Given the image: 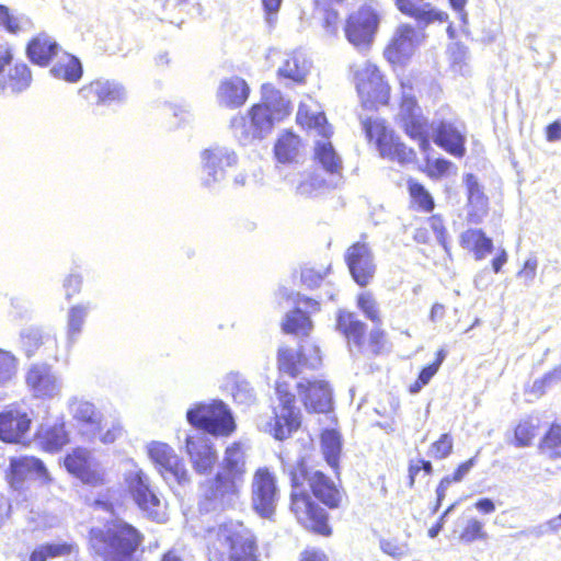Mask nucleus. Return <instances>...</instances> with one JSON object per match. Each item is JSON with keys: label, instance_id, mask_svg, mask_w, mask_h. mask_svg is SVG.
I'll return each mask as SVG.
<instances>
[{"label": "nucleus", "instance_id": "f257e3e1", "mask_svg": "<svg viewBox=\"0 0 561 561\" xmlns=\"http://www.w3.org/2000/svg\"><path fill=\"white\" fill-rule=\"evenodd\" d=\"M288 477V508L296 523L310 534L331 537L333 525L328 511L341 510L347 501L342 483L321 470H311L304 458L295 462Z\"/></svg>", "mask_w": 561, "mask_h": 561}, {"label": "nucleus", "instance_id": "f03ea898", "mask_svg": "<svg viewBox=\"0 0 561 561\" xmlns=\"http://www.w3.org/2000/svg\"><path fill=\"white\" fill-rule=\"evenodd\" d=\"M208 561H261L259 539L242 522H226L206 534Z\"/></svg>", "mask_w": 561, "mask_h": 561}, {"label": "nucleus", "instance_id": "7ed1b4c3", "mask_svg": "<svg viewBox=\"0 0 561 561\" xmlns=\"http://www.w3.org/2000/svg\"><path fill=\"white\" fill-rule=\"evenodd\" d=\"M247 473L245 450L241 442L228 445L216 474L206 482L204 501L225 510L239 497Z\"/></svg>", "mask_w": 561, "mask_h": 561}, {"label": "nucleus", "instance_id": "20e7f679", "mask_svg": "<svg viewBox=\"0 0 561 561\" xmlns=\"http://www.w3.org/2000/svg\"><path fill=\"white\" fill-rule=\"evenodd\" d=\"M144 539L140 530L124 520H112L104 529L92 528L89 531L90 545L100 550L104 561H140L133 554Z\"/></svg>", "mask_w": 561, "mask_h": 561}, {"label": "nucleus", "instance_id": "39448f33", "mask_svg": "<svg viewBox=\"0 0 561 561\" xmlns=\"http://www.w3.org/2000/svg\"><path fill=\"white\" fill-rule=\"evenodd\" d=\"M290 102L272 84L262 85L261 102L250 107L248 116L234 121L236 127L242 129L245 137L262 138L272 130L274 123L283 121L290 114Z\"/></svg>", "mask_w": 561, "mask_h": 561}, {"label": "nucleus", "instance_id": "423d86ee", "mask_svg": "<svg viewBox=\"0 0 561 561\" xmlns=\"http://www.w3.org/2000/svg\"><path fill=\"white\" fill-rule=\"evenodd\" d=\"M367 142L381 159L400 165L413 163L416 151L383 118L366 117L360 122Z\"/></svg>", "mask_w": 561, "mask_h": 561}, {"label": "nucleus", "instance_id": "0eeeda50", "mask_svg": "<svg viewBox=\"0 0 561 561\" xmlns=\"http://www.w3.org/2000/svg\"><path fill=\"white\" fill-rule=\"evenodd\" d=\"M278 407L274 408L268 422V432L277 440H285L297 432L302 424V414L296 405V394L289 382L278 379L275 382Z\"/></svg>", "mask_w": 561, "mask_h": 561}, {"label": "nucleus", "instance_id": "6e6552de", "mask_svg": "<svg viewBox=\"0 0 561 561\" xmlns=\"http://www.w3.org/2000/svg\"><path fill=\"white\" fill-rule=\"evenodd\" d=\"M354 84L360 104L366 110L387 106L391 100V85L380 68L369 60L353 72Z\"/></svg>", "mask_w": 561, "mask_h": 561}, {"label": "nucleus", "instance_id": "1a4fd4ad", "mask_svg": "<svg viewBox=\"0 0 561 561\" xmlns=\"http://www.w3.org/2000/svg\"><path fill=\"white\" fill-rule=\"evenodd\" d=\"M186 420L194 428L216 437H228L237 428L231 411L220 400L195 403L186 411Z\"/></svg>", "mask_w": 561, "mask_h": 561}, {"label": "nucleus", "instance_id": "9d476101", "mask_svg": "<svg viewBox=\"0 0 561 561\" xmlns=\"http://www.w3.org/2000/svg\"><path fill=\"white\" fill-rule=\"evenodd\" d=\"M398 124L415 141L422 152L431 149V123L414 95L403 94L399 104Z\"/></svg>", "mask_w": 561, "mask_h": 561}, {"label": "nucleus", "instance_id": "9b49d317", "mask_svg": "<svg viewBox=\"0 0 561 561\" xmlns=\"http://www.w3.org/2000/svg\"><path fill=\"white\" fill-rule=\"evenodd\" d=\"M416 23H402L398 25L389 43L383 48V57L391 65H403L411 58L415 48L424 42L426 34L424 28Z\"/></svg>", "mask_w": 561, "mask_h": 561}, {"label": "nucleus", "instance_id": "f8f14e48", "mask_svg": "<svg viewBox=\"0 0 561 561\" xmlns=\"http://www.w3.org/2000/svg\"><path fill=\"white\" fill-rule=\"evenodd\" d=\"M278 501L277 478L267 467L254 471L251 484V504L262 518H272Z\"/></svg>", "mask_w": 561, "mask_h": 561}, {"label": "nucleus", "instance_id": "ddd939ff", "mask_svg": "<svg viewBox=\"0 0 561 561\" xmlns=\"http://www.w3.org/2000/svg\"><path fill=\"white\" fill-rule=\"evenodd\" d=\"M379 20V15L373 5H360L345 20V37L355 47L366 48L370 46L378 30Z\"/></svg>", "mask_w": 561, "mask_h": 561}, {"label": "nucleus", "instance_id": "4468645a", "mask_svg": "<svg viewBox=\"0 0 561 561\" xmlns=\"http://www.w3.org/2000/svg\"><path fill=\"white\" fill-rule=\"evenodd\" d=\"M148 456L164 480L181 485L190 482L191 477L184 459L170 445L152 442L148 446Z\"/></svg>", "mask_w": 561, "mask_h": 561}, {"label": "nucleus", "instance_id": "2eb2a0df", "mask_svg": "<svg viewBox=\"0 0 561 561\" xmlns=\"http://www.w3.org/2000/svg\"><path fill=\"white\" fill-rule=\"evenodd\" d=\"M35 473L43 483L49 484L53 478L44 462L35 456H21L10 458L9 466L4 471V479L10 489L24 491L30 473Z\"/></svg>", "mask_w": 561, "mask_h": 561}, {"label": "nucleus", "instance_id": "dca6fc26", "mask_svg": "<svg viewBox=\"0 0 561 561\" xmlns=\"http://www.w3.org/2000/svg\"><path fill=\"white\" fill-rule=\"evenodd\" d=\"M66 470L82 483L100 486L105 483V472L92 459L91 453L83 447H76L64 458Z\"/></svg>", "mask_w": 561, "mask_h": 561}, {"label": "nucleus", "instance_id": "f3484780", "mask_svg": "<svg viewBox=\"0 0 561 561\" xmlns=\"http://www.w3.org/2000/svg\"><path fill=\"white\" fill-rule=\"evenodd\" d=\"M344 260L352 278L358 286L366 287L370 284L376 273V264L367 242L357 241L351 244L344 254Z\"/></svg>", "mask_w": 561, "mask_h": 561}, {"label": "nucleus", "instance_id": "a211bd4d", "mask_svg": "<svg viewBox=\"0 0 561 561\" xmlns=\"http://www.w3.org/2000/svg\"><path fill=\"white\" fill-rule=\"evenodd\" d=\"M32 417L20 405L13 404L0 412V440L22 444L28 435Z\"/></svg>", "mask_w": 561, "mask_h": 561}, {"label": "nucleus", "instance_id": "6ab92c4d", "mask_svg": "<svg viewBox=\"0 0 561 561\" xmlns=\"http://www.w3.org/2000/svg\"><path fill=\"white\" fill-rule=\"evenodd\" d=\"M301 403L308 413H328L332 409V388L323 379L300 381L296 385Z\"/></svg>", "mask_w": 561, "mask_h": 561}, {"label": "nucleus", "instance_id": "aec40b11", "mask_svg": "<svg viewBox=\"0 0 561 561\" xmlns=\"http://www.w3.org/2000/svg\"><path fill=\"white\" fill-rule=\"evenodd\" d=\"M397 10L412 19L420 27L431 24H444L449 21L447 12L437 9L426 0H393Z\"/></svg>", "mask_w": 561, "mask_h": 561}, {"label": "nucleus", "instance_id": "412c9836", "mask_svg": "<svg viewBox=\"0 0 561 561\" xmlns=\"http://www.w3.org/2000/svg\"><path fill=\"white\" fill-rule=\"evenodd\" d=\"M185 453L198 474L209 473L218 459L213 443L201 435H188L185 438Z\"/></svg>", "mask_w": 561, "mask_h": 561}, {"label": "nucleus", "instance_id": "4be33fe9", "mask_svg": "<svg viewBox=\"0 0 561 561\" xmlns=\"http://www.w3.org/2000/svg\"><path fill=\"white\" fill-rule=\"evenodd\" d=\"M78 95L88 105H102L113 102H121L125 98L124 88L110 80L95 79L83 84Z\"/></svg>", "mask_w": 561, "mask_h": 561}, {"label": "nucleus", "instance_id": "5701e85b", "mask_svg": "<svg viewBox=\"0 0 561 561\" xmlns=\"http://www.w3.org/2000/svg\"><path fill=\"white\" fill-rule=\"evenodd\" d=\"M313 354L308 358L304 348L300 347L296 353L288 347H280L277 351V369L279 374H286L296 378L300 368L304 366L317 368L321 365L322 358L318 346L312 345Z\"/></svg>", "mask_w": 561, "mask_h": 561}, {"label": "nucleus", "instance_id": "b1692460", "mask_svg": "<svg viewBox=\"0 0 561 561\" xmlns=\"http://www.w3.org/2000/svg\"><path fill=\"white\" fill-rule=\"evenodd\" d=\"M128 491L130 496L141 511L150 516L158 515L160 499L150 486V481L142 472H135L128 480Z\"/></svg>", "mask_w": 561, "mask_h": 561}, {"label": "nucleus", "instance_id": "393cba45", "mask_svg": "<svg viewBox=\"0 0 561 561\" xmlns=\"http://www.w3.org/2000/svg\"><path fill=\"white\" fill-rule=\"evenodd\" d=\"M434 142L447 153L462 158L466 154V136L453 123L442 121L434 130Z\"/></svg>", "mask_w": 561, "mask_h": 561}, {"label": "nucleus", "instance_id": "a878e982", "mask_svg": "<svg viewBox=\"0 0 561 561\" xmlns=\"http://www.w3.org/2000/svg\"><path fill=\"white\" fill-rule=\"evenodd\" d=\"M60 46L47 33L41 32L34 35L25 46L28 60L39 67H47L57 56Z\"/></svg>", "mask_w": 561, "mask_h": 561}, {"label": "nucleus", "instance_id": "bb28decb", "mask_svg": "<svg viewBox=\"0 0 561 561\" xmlns=\"http://www.w3.org/2000/svg\"><path fill=\"white\" fill-rule=\"evenodd\" d=\"M432 234L435 236L436 240L443 247L445 252L449 254L450 244L448 230L442 215L439 214L431 215L427 217L424 224L414 230L413 240L420 244H430L433 239Z\"/></svg>", "mask_w": 561, "mask_h": 561}, {"label": "nucleus", "instance_id": "cd10ccee", "mask_svg": "<svg viewBox=\"0 0 561 561\" xmlns=\"http://www.w3.org/2000/svg\"><path fill=\"white\" fill-rule=\"evenodd\" d=\"M335 328L348 344L364 351L367 327L354 312L340 310L336 314Z\"/></svg>", "mask_w": 561, "mask_h": 561}, {"label": "nucleus", "instance_id": "c85d7f7f", "mask_svg": "<svg viewBox=\"0 0 561 561\" xmlns=\"http://www.w3.org/2000/svg\"><path fill=\"white\" fill-rule=\"evenodd\" d=\"M468 211L467 222L479 225L489 211V201L472 174L467 175Z\"/></svg>", "mask_w": 561, "mask_h": 561}, {"label": "nucleus", "instance_id": "c756f323", "mask_svg": "<svg viewBox=\"0 0 561 561\" xmlns=\"http://www.w3.org/2000/svg\"><path fill=\"white\" fill-rule=\"evenodd\" d=\"M33 81L31 68L24 61L15 62L4 77H0V94L5 91L21 93L27 90Z\"/></svg>", "mask_w": 561, "mask_h": 561}, {"label": "nucleus", "instance_id": "7c9ffc66", "mask_svg": "<svg viewBox=\"0 0 561 561\" xmlns=\"http://www.w3.org/2000/svg\"><path fill=\"white\" fill-rule=\"evenodd\" d=\"M301 146V138L294 131L285 129L276 138L273 153L278 163L290 164L297 161Z\"/></svg>", "mask_w": 561, "mask_h": 561}, {"label": "nucleus", "instance_id": "2f4dec72", "mask_svg": "<svg viewBox=\"0 0 561 561\" xmlns=\"http://www.w3.org/2000/svg\"><path fill=\"white\" fill-rule=\"evenodd\" d=\"M459 244L462 249L472 253L477 261L483 260L493 251V240L482 229L470 228L459 236Z\"/></svg>", "mask_w": 561, "mask_h": 561}, {"label": "nucleus", "instance_id": "473e14b6", "mask_svg": "<svg viewBox=\"0 0 561 561\" xmlns=\"http://www.w3.org/2000/svg\"><path fill=\"white\" fill-rule=\"evenodd\" d=\"M407 191L411 209L424 214H432L434 211L436 207L434 196L423 183L414 178H408Z\"/></svg>", "mask_w": 561, "mask_h": 561}, {"label": "nucleus", "instance_id": "72a5a7b5", "mask_svg": "<svg viewBox=\"0 0 561 561\" xmlns=\"http://www.w3.org/2000/svg\"><path fill=\"white\" fill-rule=\"evenodd\" d=\"M25 379L36 397H51L57 389L55 378L46 366H32Z\"/></svg>", "mask_w": 561, "mask_h": 561}, {"label": "nucleus", "instance_id": "f704fd0d", "mask_svg": "<svg viewBox=\"0 0 561 561\" xmlns=\"http://www.w3.org/2000/svg\"><path fill=\"white\" fill-rule=\"evenodd\" d=\"M218 95L227 106L239 107L245 103L249 96V87L243 79H228L221 82Z\"/></svg>", "mask_w": 561, "mask_h": 561}, {"label": "nucleus", "instance_id": "c9c22d12", "mask_svg": "<svg viewBox=\"0 0 561 561\" xmlns=\"http://www.w3.org/2000/svg\"><path fill=\"white\" fill-rule=\"evenodd\" d=\"M73 417L81 427L83 434L89 437L101 431L103 416L95 405L88 401H80L77 403Z\"/></svg>", "mask_w": 561, "mask_h": 561}, {"label": "nucleus", "instance_id": "e433bc0d", "mask_svg": "<svg viewBox=\"0 0 561 561\" xmlns=\"http://www.w3.org/2000/svg\"><path fill=\"white\" fill-rule=\"evenodd\" d=\"M541 421L538 416L527 415L520 419L513 428L512 444L515 447L530 446L538 436Z\"/></svg>", "mask_w": 561, "mask_h": 561}, {"label": "nucleus", "instance_id": "4c0bfd02", "mask_svg": "<svg viewBox=\"0 0 561 561\" xmlns=\"http://www.w3.org/2000/svg\"><path fill=\"white\" fill-rule=\"evenodd\" d=\"M321 449L328 465L334 473H340V456L342 449L341 435L335 430H324L320 435Z\"/></svg>", "mask_w": 561, "mask_h": 561}, {"label": "nucleus", "instance_id": "58836bf2", "mask_svg": "<svg viewBox=\"0 0 561 561\" xmlns=\"http://www.w3.org/2000/svg\"><path fill=\"white\" fill-rule=\"evenodd\" d=\"M313 328V323L307 312L301 308L295 307L287 313L282 322V330L286 334L308 336Z\"/></svg>", "mask_w": 561, "mask_h": 561}, {"label": "nucleus", "instance_id": "ea45409f", "mask_svg": "<svg viewBox=\"0 0 561 561\" xmlns=\"http://www.w3.org/2000/svg\"><path fill=\"white\" fill-rule=\"evenodd\" d=\"M296 123L304 129H314L319 136L329 139L332 134V127L323 113H310L306 108H299L296 114Z\"/></svg>", "mask_w": 561, "mask_h": 561}, {"label": "nucleus", "instance_id": "a19ab883", "mask_svg": "<svg viewBox=\"0 0 561 561\" xmlns=\"http://www.w3.org/2000/svg\"><path fill=\"white\" fill-rule=\"evenodd\" d=\"M296 123L304 129H314L319 136L329 139L332 134V127L323 113H310L306 108H299L296 114Z\"/></svg>", "mask_w": 561, "mask_h": 561}, {"label": "nucleus", "instance_id": "79ce46f5", "mask_svg": "<svg viewBox=\"0 0 561 561\" xmlns=\"http://www.w3.org/2000/svg\"><path fill=\"white\" fill-rule=\"evenodd\" d=\"M50 73L56 79L75 83L82 78L83 70L80 60L76 56L66 54L65 59L51 67Z\"/></svg>", "mask_w": 561, "mask_h": 561}, {"label": "nucleus", "instance_id": "37998d69", "mask_svg": "<svg viewBox=\"0 0 561 561\" xmlns=\"http://www.w3.org/2000/svg\"><path fill=\"white\" fill-rule=\"evenodd\" d=\"M38 437L43 449L49 453L58 451L69 443V436L64 424H54L44 428Z\"/></svg>", "mask_w": 561, "mask_h": 561}, {"label": "nucleus", "instance_id": "c03bdc74", "mask_svg": "<svg viewBox=\"0 0 561 561\" xmlns=\"http://www.w3.org/2000/svg\"><path fill=\"white\" fill-rule=\"evenodd\" d=\"M538 449L550 459L561 458V424L551 423L541 437Z\"/></svg>", "mask_w": 561, "mask_h": 561}, {"label": "nucleus", "instance_id": "a18cd8bd", "mask_svg": "<svg viewBox=\"0 0 561 561\" xmlns=\"http://www.w3.org/2000/svg\"><path fill=\"white\" fill-rule=\"evenodd\" d=\"M314 160L329 173H340L342 162L330 141L319 142L314 147Z\"/></svg>", "mask_w": 561, "mask_h": 561}, {"label": "nucleus", "instance_id": "49530a36", "mask_svg": "<svg viewBox=\"0 0 561 561\" xmlns=\"http://www.w3.org/2000/svg\"><path fill=\"white\" fill-rule=\"evenodd\" d=\"M458 540L463 545L488 541L489 534L485 529L484 523L477 517L469 518L460 529Z\"/></svg>", "mask_w": 561, "mask_h": 561}, {"label": "nucleus", "instance_id": "de8ad7c7", "mask_svg": "<svg viewBox=\"0 0 561 561\" xmlns=\"http://www.w3.org/2000/svg\"><path fill=\"white\" fill-rule=\"evenodd\" d=\"M73 551V545L68 542L44 543L37 546L28 557V561H47L48 559L69 556Z\"/></svg>", "mask_w": 561, "mask_h": 561}, {"label": "nucleus", "instance_id": "09e8293b", "mask_svg": "<svg viewBox=\"0 0 561 561\" xmlns=\"http://www.w3.org/2000/svg\"><path fill=\"white\" fill-rule=\"evenodd\" d=\"M446 357L444 350H438L435 354V359L424 366L417 375V378L409 386V392L414 394L417 393L424 386H426L431 379L437 374L440 365Z\"/></svg>", "mask_w": 561, "mask_h": 561}, {"label": "nucleus", "instance_id": "8fccbe9b", "mask_svg": "<svg viewBox=\"0 0 561 561\" xmlns=\"http://www.w3.org/2000/svg\"><path fill=\"white\" fill-rule=\"evenodd\" d=\"M356 306L364 316L375 324H381V313L378 302L370 291L360 293L356 297Z\"/></svg>", "mask_w": 561, "mask_h": 561}, {"label": "nucleus", "instance_id": "3c124183", "mask_svg": "<svg viewBox=\"0 0 561 561\" xmlns=\"http://www.w3.org/2000/svg\"><path fill=\"white\" fill-rule=\"evenodd\" d=\"M343 2L344 1H330L327 5H321L318 0H313L314 10L323 16L322 26L329 32H335L340 23V14L333 9V5Z\"/></svg>", "mask_w": 561, "mask_h": 561}, {"label": "nucleus", "instance_id": "603ef678", "mask_svg": "<svg viewBox=\"0 0 561 561\" xmlns=\"http://www.w3.org/2000/svg\"><path fill=\"white\" fill-rule=\"evenodd\" d=\"M454 450V439L450 434L444 433L428 447V456L435 460L449 457Z\"/></svg>", "mask_w": 561, "mask_h": 561}, {"label": "nucleus", "instance_id": "864d4df0", "mask_svg": "<svg viewBox=\"0 0 561 561\" xmlns=\"http://www.w3.org/2000/svg\"><path fill=\"white\" fill-rule=\"evenodd\" d=\"M387 343V332L379 324H376L370 331L368 339L365 337L364 351L366 350L371 355L377 356L386 350Z\"/></svg>", "mask_w": 561, "mask_h": 561}, {"label": "nucleus", "instance_id": "5fc2aeb1", "mask_svg": "<svg viewBox=\"0 0 561 561\" xmlns=\"http://www.w3.org/2000/svg\"><path fill=\"white\" fill-rule=\"evenodd\" d=\"M123 434V426L119 421L101 423V431L90 436L91 439H99L103 444L116 442Z\"/></svg>", "mask_w": 561, "mask_h": 561}, {"label": "nucleus", "instance_id": "6e6d98bb", "mask_svg": "<svg viewBox=\"0 0 561 561\" xmlns=\"http://www.w3.org/2000/svg\"><path fill=\"white\" fill-rule=\"evenodd\" d=\"M307 71L305 67L299 65L297 57H289L278 69V76L301 83L306 78Z\"/></svg>", "mask_w": 561, "mask_h": 561}, {"label": "nucleus", "instance_id": "4d7b16f0", "mask_svg": "<svg viewBox=\"0 0 561 561\" xmlns=\"http://www.w3.org/2000/svg\"><path fill=\"white\" fill-rule=\"evenodd\" d=\"M451 167L453 163L445 158H436L434 160L426 159L422 172L432 180H438L445 176Z\"/></svg>", "mask_w": 561, "mask_h": 561}, {"label": "nucleus", "instance_id": "13d9d810", "mask_svg": "<svg viewBox=\"0 0 561 561\" xmlns=\"http://www.w3.org/2000/svg\"><path fill=\"white\" fill-rule=\"evenodd\" d=\"M0 27L10 34H19L23 31L19 16L4 4H0Z\"/></svg>", "mask_w": 561, "mask_h": 561}, {"label": "nucleus", "instance_id": "bf43d9fd", "mask_svg": "<svg viewBox=\"0 0 561 561\" xmlns=\"http://www.w3.org/2000/svg\"><path fill=\"white\" fill-rule=\"evenodd\" d=\"M85 316L87 308L83 307L82 305H77L69 309L68 334L70 336H76L82 331Z\"/></svg>", "mask_w": 561, "mask_h": 561}, {"label": "nucleus", "instance_id": "052dcab7", "mask_svg": "<svg viewBox=\"0 0 561 561\" xmlns=\"http://www.w3.org/2000/svg\"><path fill=\"white\" fill-rule=\"evenodd\" d=\"M477 462H478L477 456H473V457L460 462L455 468V470L453 471L451 474L444 477L445 481L449 482L450 484L461 482L467 477V474L470 472V470L477 465Z\"/></svg>", "mask_w": 561, "mask_h": 561}, {"label": "nucleus", "instance_id": "680f3d73", "mask_svg": "<svg viewBox=\"0 0 561 561\" xmlns=\"http://www.w3.org/2000/svg\"><path fill=\"white\" fill-rule=\"evenodd\" d=\"M380 548L385 553L393 558H401L405 556L409 551L407 542L398 541L394 538H387L380 540Z\"/></svg>", "mask_w": 561, "mask_h": 561}, {"label": "nucleus", "instance_id": "e2e57ef3", "mask_svg": "<svg viewBox=\"0 0 561 561\" xmlns=\"http://www.w3.org/2000/svg\"><path fill=\"white\" fill-rule=\"evenodd\" d=\"M82 276L77 273H70L65 282L66 298L71 299L75 295L79 294L82 288Z\"/></svg>", "mask_w": 561, "mask_h": 561}, {"label": "nucleus", "instance_id": "0e129e2a", "mask_svg": "<svg viewBox=\"0 0 561 561\" xmlns=\"http://www.w3.org/2000/svg\"><path fill=\"white\" fill-rule=\"evenodd\" d=\"M298 561H330V558L321 548L307 547L300 552Z\"/></svg>", "mask_w": 561, "mask_h": 561}, {"label": "nucleus", "instance_id": "69168bd1", "mask_svg": "<svg viewBox=\"0 0 561 561\" xmlns=\"http://www.w3.org/2000/svg\"><path fill=\"white\" fill-rule=\"evenodd\" d=\"M325 186V182L323 180H317L316 178H310L308 180L301 181L297 186V193L302 196H309L312 192Z\"/></svg>", "mask_w": 561, "mask_h": 561}, {"label": "nucleus", "instance_id": "338daca9", "mask_svg": "<svg viewBox=\"0 0 561 561\" xmlns=\"http://www.w3.org/2000/svg\"><path fill=\"white\" fill-rule=\"evenodd\" d=\"M322 274L320 272L313 271L312 268H306L301 271V283L308 288L318 287L322 282Z\"/></svg>", "mask_w": 561, "mask_h": 561}, {"label": "nucleus", "instance_id": "774afa93", "mask_svg": "<svg viewBox=\"0 0 561 561\" xmlns=\"http://www.w3.org/2000/svg\"><path fill=\"white\" fill-rule=\"evenodd\" d=\"M546 139L550 142L557 141L561 139V123L559 121H554L550 123L546 129Z\"/></svg>", "mask_w": 561, "mask_h": 561}]
</instances>
